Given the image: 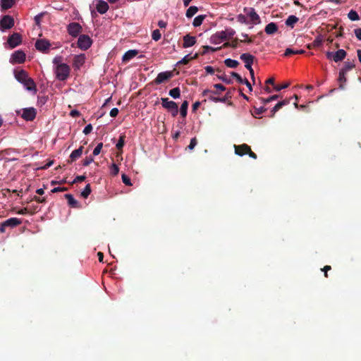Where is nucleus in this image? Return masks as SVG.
I'll use <instances>...</instances> for the list:
<instances>
[{"label": "nucleus", "mask_w": 361, "mask_h": 361, "mask_svg": "<svg viewBox=\"0 0 361 361\" xmlns=\"http://www.w3.org/2000/svg\"><path fill=\"white\" fill-rule=\"evenodd\" d=\"M14 75L16 79L23 85L26 90L37 92V86L35 81L29 76L27 71L23 69L15 71Z\"/></svg>", "instance_id": "obj_1"}, {"label": "nucleus", "mask_w": 361, "mask_h": 361, "mask_svg": "<svg viewBox=\"0 0 361 361\" xmlns=\"http://www.w3.org/2000/svg\"><path fill=\"white\" fill-rule=\"evenodd\" d=\"M235 34V31L233 28H226L225 30L217 32L212 35L210 42L212 44H218L224 40L232 39Z\"/></svg>", "instance_id": "obj_2"}, {"label": "nucleus", "mask_w": 361, "mask_h": 361, "mask_svg": "<svg viewBox=\"0 0 361 361\" xmlns=\"http://www.w3.org/2000/svg\"><path fill=\"white\" fill-rule=\"evenodd\" d=\"M71 68L68 64H59L55 68L56 78L60 81H65L69 77Z\"/></svg>", "instance_id": "obj_3"}, {"label": "nucleus", "mask_w": 361, "mask_h": 361, "mask_svg": "<svg viewBox=\"0 0 361 361\" xmlns=\"http://www.w3.org/2000/svg\"><path fill=\"white\" fill-rule=\"evenodd\" d=\"M15 21L13 18L9 15H5L0 19V30L4 32L14 26Z\"/></svg>", "instance_id": "obj_4"}, {"label": "nucleus", "mask_w": 361, "mask_h": 361, "mask_svg": "<svg viewBox=\"0 0 361 361\" xmlns=\"http://www.w3.org/2000/svg\"><path fill=\"white\" fill-rule=\"evenodd\" d=\"M162 106L171 111L173 116H176L178 113V104L173 102L170 101L169 98H161Z\"/></svg>", "instance_id": "obj_5"}, {"label": "nucleus", "mask_w": 361, "mask_h": 361, "mask_svg": "<svg viewBox=\"0 0 361 361\" xmlns=\"http://www.w3.org/2000/svg\"><path fill=\"white\" fill-rule=\"evenodd\" d=\"M92 44V40L87 35H81L78 39V47L82 50L88 49Z\"/></svg>", "instance_id": "obj_6"}, {"label": "nucleus", "mask_w": 361, "mask_h": 361, "mask_svg": "<svg viewBox=\"0 0 361 361\" xmlns=\"http://www.w3.org/2000/svg\"><path fill=\"white\" fill-rule=\"evenodd\" d=\"M22 43V36L18 32H14L11 35L7 40L6 44L10 49H13Z\"/></svg>", "instance_id": "obj_7"}, {"label": "nucleus", "mask_w": 361, "mask_h": 361, "mask_svg": "<svg viewBox=\"0 0 361 361\" xmlns=\"http://www.w3.org/2000/svg\"><path fill=\"white\" fill-rule=\"evenodd\" d=\"M26 58L25 53L22 50H17L14 51L11 56L10 62L14 63H23L25 62Z\"/></svg>", "instance_id": "obj_8"}, {"label": "nucleus", "mask_w": 361, "mask_h": 361, "mask_svg": "<svg viewBox=\"0 0 361 361\" xmlns=\"http://www.w3.org/2000/svg\"><path fill=\"white\" fill-rule=\"evenodd\" d=\"M22 111L21 117L27 121H33L37 115V111L34 107L24 108Z\"/></svg>", "instance_id": "obj_9"}, {"label": "nucleus", "mask_w": 361, "mask_h": 361, "mask_svg": "<svg viewBox=\"0 0 361 361\" xmlns=\"http://www.w3.org/2000/svg\"><path fill=\"white\" fill-rule=\"evenodd\" d=\"M173 76V75L171 71L161 72L157 75L153 82L156 85H159L171 79Z\"/></svg>", "instance_id": "obj_10"}, {"label": "nucleus", "mask_w": 361, "mask_h": 361, "mask_svg": "<svg viewBox=\"0 0 361 361\" xmlns=\"http://www.w3.org/2000/svg\"><path fill=\"white\" fill-rule=\"evenodd\" d=\"M50 47V42L45 39H37L35 42V48L43 53H47Z\"/></svg>", "instance_id": "obj_11"}, {"label": "nucleus", "mask_w": 361, "mask_h": 361, "mask_svg": "<svg viewBox=\"0 0 361 361\" xmlns=\"http://www.w3.org/2000/svg\"><path fill=\"white\" fill-rule=\"evenodd\" d=\"M219 92H218V90L216 91H214L213 90V92L212 93H210V94L209 95V97L208 99L210 100V101H212L214 102H226L228 99L231 98V92L228 91L226 92V95L222 97V98H219L218 97H215L214 95L215 94H219Z\"/></svg>", "instance_id": "obj_12"}, {"label": "nucleus", "mask_w": 361, "mask_h": 361, "mask_svg": "<svg viewBox=\"0 0 361 361\" xmlns=\"http://www.w3.org/2000/svg\"><path fill=\"white\" fill-rule=\"evenodd\" d=\"M68 32L72 37H77L82 30L81 25L78 23H71L68 25Z\"/></svg>", "instance_id": "obj_13"}, {"label": "nucleus", "mask_w": 361, "mask_h": 361, "mask_svg": "<svg viewBox=\"0 0 361 361\" xmlns=\"http://www.w3.org/2000/svg\"><path fill=\"white\" fill-rule=\"evenodd\" d=\"M86 60V56L85 54H80L79 55H75L73 58V66L75 69H80V67L85 63Z\"/></svg>", "instance_id": "obj_14"}, {"label": "nucleus", "mask_w": 361, "mask_h": 361, "mask_svg": "<svg viewBox=\"0 0 361 361\" xmlns=\"http://www.w3.org/2000/svg\"><path fill=\"white\" fill-rule=\"evenodd\" d=\"M247 16L250 18V21L253 24H259L261 22L259 15L256 13L255 8H250L247 10L245 9Z\"/></svg>", "instance_id": "obj_15"}, {"label": "nucleus", "mask_w": 361, "mask_h": 361, "mask_svg": "<svg viewBox=\"0 0 361 361\" xmlns=\"http://www.w3.org/2000/svg\"><path fill=\"white\" fill-rule=\"evenodd\" d=\"M240 59L245 63L246 68H250L255 60V56L250 54L244 53L240 55Z\"/></svg>", "instance_id": "obj_16"}, {"label": "nucleus", "mask_w": 361, "mask_h": 361, "mask_svg": "<svg viewBox=\"0 0 361 361\" xmlns=\"http://www.w3.org/2000/svg\"><path fill=\"white\" fill-rule=\"evenodd\" d=\"M235 153L238 156H243L247 154L250 151V146L247 144H243L240 145H234Z\"/></svg>", "instance_id": "obj_17"}, {"label": "nucleus", "mask_w": 361, "mask_h": 361, "mask_svg": "<svg viewBox=\"0 0 361 361\" xmlns=\"http://www.w3.org/2000/svg\"><path fill=\"white\" fill-rule=\"evenodd\" d=\"M183 48H188L196 44L197 39L196 37L194 36H190V35H186L183 37Z\"/></svg>", "instance_id": "obj_18"}, {"label": "nucleus", "mask_w": 361, "mask_h": 361, "mask_svg": "<svg viewBox=\"0 0 361 361\" xmlns=\"http://www.w3.org/2000/svg\"><path fill=\"white\" fill-rule=\"evenodd\" d=\"M108 4L103 0H98L96 4V9L100 14L105 13L109 10Z\"/></svg>", "instance_id": "obj_19"}, {"label": "nucleus", "mask_w": 361, "mask_h": 361, "mask_svg": "<svg viewBox=\"0 0 361 361\" xmlns=\"http://www.w3.org/2000/svg\"><path fill=\"white\" fill-rule=\"evenodd\" d=\"M22 224V220L18 218H10L5 221H4V226H6L7 227L14 228L17 226H19Z\"/></svg>", "instance_id": "obj_20"}, {"label": "nucleus", "mask_w": 361, "mask_h": 361, "mask_svg": "<svg viewBox=\"0 0 361 361\" xmlns=\"http://www.w3.org/2000/svg\"><path fill=\"white\" fill-rule=\"evenodd\" d=\"M138 54V51L135 49H130L126 51L123 57L122 61L123 63H127L134 57H135Z\"/></svg>", "instance_id": "obj_21"}, {"label": "nucleus", "mask_w": 361, "mask_h": 361, "mask_svg": "<svg viewBox=\"0 0 361 361\" xmlns=\"http://www.w3.org/2000/svg\"><path fill=\"white\" fill-rule=\"evenodd\" d=\"M64 197L67 200L68 204L71 207H72V208H80V204L78 202V201H77L71 194H66L64 195Z\"/></svg>", "instance_id": "obj_22"}, {"label": "nucleus", "mask_w": 361, "mask_h": 361, "mask_svg": "<svg viewBox=\"0 0 361 361\" xmlns=\"http://www.w3.org/2000/svg\"><path fill=\"white\" fill-rule=\"evenodd\" d=\"M264 31L267 35H274L278 31V26L275 23H270L266 25Z\"/></svg>", "instance_id": "obj_23"}, {"label": "nucleus", "mask_w": 361, "mask_h": 361, "mask_svg": "<svg viewBox=\"0 0 361 361\" xmlns=\"http://www.w3.org/2000/svg\"><path fill=\"white\" fill-rule=\"evenodd\" d=\"M346 51L343 49H338L333 55V59L335 62H338L345 59Z\"/></svg>", "instance_id": "obj_24"}, {"label": "nucleus", "mask_w": 361, "mask_h": 361, "mask_svg": "<svg viewBox=\"0 0 361 361\" xmlns=\"http://www.w3.org/2000/svg\"><path fill=\"white\" fill-rule=\"evenodd\" d=\"M323 43V38L321 35H318L313 42L307 45V49H312L313 48L319 47Z\"/></svg>", "instance_id": "obj_25"}, {"label": "nucleus", "mask_w": 361, "mask_h": 361, "mask_svg": "<svg viewBox=\"0 0 361 361\" xmlns=\"http://www.w3.org/2000/svg\"><path fill=\"white\" fill-rule=\"evenodd\" d=\"M15 3L16 0H1V11H6L12 8Z\"/></svg>", "instance_id": "obj_26"}, {"label": "nucleus", "mask_w": 361, "mask_h": 361, "mask_svg": "<svg viewBox=\"0 0 361 361\" xmlns=\"http://www.w3.org/2000/svg\"><path fill=\"white\" fill-rule=\"evenodd\" d=\"M82 149L83 147L81 146L78 149L73 150L70 155V161L73 162L79 158L82 155Z\"/></svg>", "instance_id": "obj_27"}, {"label": "nucleus", "mask_w": 361, "mask_h": 361, "mask_svg": "<svg viewBox=\"0 0 361 361\" xmlns=\"http://www.w3.org/2000/svg\"><path fill=\"white\" fill-rule=\"evenodd\" d=\"M299 20V18L296 17L295 16L291 15L288 17L286 19L285 24L286 26L290 27L291 28L294 27V25L296 23H298Z\"/></svg>", "instance_id": "obj_28"}, {"label": "nucleus", "mask_w": 361, "mask_h": 361, "mask_svg": "<svg viewBox=\"0 0 361 361\" xmlns=\"http://www.w3.org/2000/svg\"><path fill=\"white\" fill-rule=\"evenodd\" d=\"M305 53V51L303 50V49H297V50H294L291 48H287L286 50H285V52L283 54V55L285 56H290L293 54H303Z\"/></svg>", "instance_id": "obj_29"}, {"label": "nucleus", "mask_w": 361, "mask_h": 361, "mask_svg": "<svg viewBox=\"0 0 361 361\" xmlns=\"http://www.w3.org/2000/svg\"><path fill=\"white\" fill-rule=\"evenodd\" d=\"M224 63L227 67L231 68H235L239 65V62L238 61L231 59H226L224 61Z\"/></svg>", "instance_id": "obj_30"}, {"label": "nucleus", "mask_w": 361, "mask_h": 361, "mask_svg": "<svg viewBox=\"0 0 361 361\" xmlns=\"http://www.w3.org/2000/svg\"><path fill=\"white\" fill-rule=\"evenodd\" d=\"M206 16L205 15H200L195 18L192 22V25L194 27H199L202 24L203 20H204Z\"/></svg>", "instance_id": "obj_31"}, {"label": "nucleus", "mask_w": 361, "mask_h": 361, "mask_svg": "<svg viewBox=\"0 0 361 361\" xmlns=\"http://www.w3.org/2000/svg\"><path fill=\"white\" fill-rule=\"evenodd\" d=\"M345 73H345V72H343L342 71H339V75H338V80L340 82V85H339V88L340 89H343L344 88L343 83H345L346 82V78L345 76Z\"/></svg>", "instance_id": "obj_32"}, {"label": "nucleus", "mask_w": 361, "mask_h": 361, "mask_svg": "<svg viewBox=\"0 0 361 361\" xmlns=\"http://www.w3.org/2000/svg\"><path fill=\"white\" fill-rule=\"evenodd\" d=\"M188 102L184 101L180 109V113L182 117H185L188 114Z\"/></svg>", "instance_id": "obj_33"}, {"label": "nucleus", "mask_w": 361, "mask_h": 361, "mask_svg": "<svg viewBox=\"0 0 361 361\" xmlns=\"http://www.w3.org/2000/svg\"><path fill=\"white\" fill-rule=\"evenodd\" d=\"M198 11V8L195 6H190L185 13L187 18H192Z\"/></svg>", "instance_id": "obj_34"}, {"label": "nucleus", "mask_w": 361, "mask_h": 361, "mask_svg": "<svg viewBox=\"0 0 361 361\" xmlns=\"http://www.w3.org/2000/svg\"><path fill=\"white\" fill-rule=\"evenodd\" d=\"M221 47H216V48H214V47H209V46H207V45H205V46H202V51L200 52V54L201 55H204L206 54L209 51H216L219 49H221Z\"/></svg>", "instance_id": "obj_35"}, {"label": "nucleus", "mask_w": 361, "mask_h": 361, "mask_svg": "<svg viewBox=\"0 0 361 361\" xmlns=\"http://www.w3.org/2000/svg\"><path fill=\"white\" fill-rule=\"evenodd\" d=\"M348 18L352 21H356L360 19L358 13L355 10H350L348 13Z\"/></svg>", "instance_id": "obj_36"}, {"label": "nucleus", "mask_w": 361, "mask_h": 361, "mask_svg": "<svg viewBox=\"0 0 361 361\" xmlns=\"http://www.w3.org/2000/svg\"><path fill=\"white\" fill-rule=\"evenodd\" d=\"M169 95L174 99H177L180 95V90L179 87H175L169 91Z\"/></svg>", "instance_id": "obj_37"}, {"label": "nucleus", "mask_w": 361, "mask_h": 361, "mask_svg": "<svg viewBox=\"0 0 361 361\" xmlns=\"http://www.w3.org/2000/svg\"><path fill=\"white\" fill-rule=\"evenodd\" d=\"M355 67V64L353 62L345 61L344 67L341 70L345 73L352 70Z\"/></svg>", "instance_id": "obj_38"}, {"label": "nucleus", "mask_w": 361, "mask_h": 361, "mask_svg": "<svg viewBox=\"0 0 361 361\" xmlns=\"http://www.w3.org/2000/svg\"><path fill=\"white\" fill-rule=\"evenodd\" d=\"M91 191H92V190H91V188H90V185L87 184L85 186V188H84V190L82 191L81 196L83 198H87V197L90 195Z\"/></svg>", "instance_id": "obj_39"}, {"label": "nucleus", "mask_w": 361, "mask_h": 361, "mask_svg": "<svg viewBox=\"0 0 361 361\" xmlns=\"http://www.w3.org/2000/svg\"><path fill=\"white\" fill-rule=\"evenodd\" d=\"M125 137L126 136L124 135H120L118 141L116 144V148L118 149H121L123 147L125 144Z\"/></svg>", "instance_id": "obj_40"}, {"label": "nucleus", "mask_w": 361, "mask_h": 361, "mask_svg": "<svg viewBox=\"0 0 361 361\" xmlns=\"http://www.w3.org/2000/svg\"><path fill=\"white\" fill-rule=\"evenodd\" d=\"M279 97V96L278 94H275V95H272V96L269 97V98H267V99L261 98L260 99L264 104H267V103H269L271 101L277 99Z\"/></svg>", "instance_id": "obj_41"}, {"label": "nucleus", "mask_w": 361, "mask_h": 361, "mask_svg": "<svg viewBox=\"0 0 361 361\" xmlns=\"http://www.w3.org/2000/svg\"><path fill=\"white\" fill-rule=\"evenodd\" d=\"M161 34L159 31V30L157 29V30H154L152 33V39H154V41H158L161 39Z\"/></svg>", "instance_id": "obj_42"}, {"label": "nucleus", "mask_w": 361, "mask_h": 361, "mask_svg": "<svg viewBox=\"0 0 361 361\" xmlns=\"http://www.w3.org/2000/svg\"><path fill=\"white\" fill-rule=\"evenodd\" d=\"M241 36L244 38V39L243 40H240V42H247V43H252V42H253V41H254V39L255 38V36L249 37L248 35L247 34H245V33H243L241 35Z\"/></svg>", "instance_id": "obj_43"}, {"label": "nucleus", "mask_w": 361, "mask_h": 361, "mask_svg": "<svg viewBox=\"0 0 361 361\" xmlns=\"http://www.w3.org/2000/svg\"><path fill=\"white\" fill-rule=\"evenodd\" d=\"M45 13H46V12H42L35 17V22L37 25L39 26L40 25L43 16L45 15Z\"/></svg>", "instance_id": "obj_44"}, {"label": "nucleus", "mask_w": 361, "mask_h": 361, "mask_svg": "<svg viewBox=\"0 0 361 361\" xmlns=\"http://www.w3.org/2000/svg\"><path fill=\"white\" fill-rule=\"evenodd\" d=\"M110 169H111V174L112 176H116L119 172V168H118V165H116V164H113L111 166Z\"/></svg>", "instance_id": "obj_45"}, {"label": "nucleus", "mask_w": 361, "mask_h": 361, "mask_svg": "<svg viewBox=\"0 0 361 361\" xmlns=\"http://www.w3.org/2000/svg\"><path fill=\"white\" fill-rule=\"evenodd\" d=\"M121 178H122V181L123 183L126 185H132V183H131V180H130V178L126 174H122V176H121Z\"/></svg>", "instance_id": "obj_46"}, {"label": "nucleus", "mask_w": 361, "mask_h": 361, "mask_svg": "<svg viewBox=\"0 0 361 361\" xmlns=\"http://www.w3.org/2000/svg\"><path fill=\"white\" fill-rule=\"evenodd\" d=\"M218 78L221 80L222 81H224V82L227 83V84H231L233 82L232 80L228 78L226 75L224 74H222V75H217Z\"/></svg>", "instance_id": "obj_47"}, {"label": "nucleus", "mask_w": 361, "mask_h": 361, "mask_svg": "<svg viewBox=\"0 0 361 361\" xmlns=\"http://www.w3.org/2000/svg\"><path fill=\"white\" fill-rule=\"evenodd\" d=\"M102 147H103V143L102 142L99 143L93 150V153H92L93 155L97 156V155L99 154V153L101 152V150L102 149Z\"/></svg>", "instance_id": "obj_48"}, {"label": "nucleus", "mask_w": 361, "mask_h": 361, "mask_svg": "<svg viewBox=\"0 0 361 361\" xmlns=\"http://www.w3.org/2000/svg\"><path fill=\"white\" fill-rule=\"evenodd\" d=\"M282 104L280 103V102H278L274 106V108L272 109L271 110V117H274L276 112L278 111L281 108H282Z\"/></svg>", "instance_id": "obj_49"}, {"label": "nucleus", "mask_w": 361, "mask_h": 361, "mask_svg": "<svg viewBox=\"0 0 361 361\" xmlns=\"http://www.w3.org/2000/svg\"><path fill=\"white\" fill-rule=\"evenodd\" d=\"M63 57L61 56H57L54 58L53 59V63L56 66L59 64H65L64 63H62Z\"/></svg>", "instance_id": "obj_50"}, {"label": "nucleus", "mask_w": 361, "mask_h": 361, "mask_svg": "<svg viewBox=\"0 0 361 361\" xmlns=\"http://www.w3.org/2000/svg\"><path fill=\"white\" fill-rule=\"evenodd\" d=\"M197 141L196 137L192 138L190 140V145L188 146V148L190 150H192L195 148V147L197 145Z\"/></svg>", "instance_id": "obj_51"}, {"label": "nucleus", "mask_w": 361, "mask_h": 361, "mask_svg": "<svg viewBox=\"0 0 361 361\" xmlns=\"http://www.w3.org/2000/svg\"><path fill=\"white\" fill-rule=\"evenodd\" d=\"M231 74V76L235 78L239 83L243 82V79L238 73H237L235 72H232Z\"/></svg>", "instance_id": "obj_52"}, {"label": "nucleus", "mask_w": 361, "mask_h": 361, "mask_svg": "<svg viewBox=\"0 0 361 361\" xmlns=\"http://www.w3.org/2000/svg\"><path fill=\"white\" fill-rule=\"evenodd\" d=\"M267 111V109L264 106H261L259 108H255V114L256 115H260L264 113Z\"/></svg>", "instance_id": "obj_53"}, {"label": "nucleus", "mask_w": 361, "mask_h": 361, "mask_svg": "<svg viewBox=\"0 0 361 361\" xmlns=\"http://www.w3.org/2000/svg\"><path fill=\"white\" fill-rule=\"evenodd\" d=\"M94 161V159L92 157H86L85 159L82 160V165L85 166H87L90 165L92 162Z\"/></svg>", "instance_id": "obj_54"}, {"label": "nucleus", "mask_w": 361, "mask_h": 361, "mask_svg": "<svg viewBox=\"0 0 361 361\" xmlns=\"http://www.w3.org/2000/svg\"><path fill=\"white\" fill-rule=\"evenodd\" d=\"M289 86V83H286V84H283V85H274V88L276 91H280L283 89H285L286 87H288Z\"/></svg>", "instance_id": "obj_55"}, {"label": "nucleus", "mask_w": 361, "mask_h": 361, "mask_svg": "<svg viewBox=\"0 0 361 361\" xmlns=\"http://www.w3.org/2000/svg\"><path fill=\"white\" fill-rule=\"evenodd\" d=\"M68 190L67 188H61V187H57V188H53L51 192L52 193H55V192H63V191H66Z\"/></svg>", "instance_id": "obj_56"}, {"label": "nucleus", "mask_w": 361, "mask_h": 361, "mask_svg": "<svg viewBox=\"0 0 361 361\" xmlns=\"http://www.w3.org/2000/svg\"><path fill=\"white\" fill-rule=\"evenodd\" d=\"M92 130V126L91 124H88L87 125L84 130H83V133L85 134V135H88L89 133H90V132Z\"/></svg>", "instance_id": "obj_57"}, {"label": "nucleus", "mask_w": 361, "mask_h": 361, "mask_svg": "<svg viewBox=\"0 0 361 361\" xmlns=\"http://www.w3.org/2000/svg\"><path fill=\"white\" fill-rule=\"evenodd\" d=\"M190 56L188 54V55H186L185 56L181 61H180L178 63H183V64H187L190 61Z\"/></svg>", "instance_id": "obj_58"}, {"label": "nucleus", "mask_w": 361, "mask_h": 361, "mask_svg": "<svg viewBox=\"0 0 361 361\" xmlns=\"http://www.w3.org/2000/svg\"><path fill=\"white\" fill-rule=\"evenodd\" d=\"M331 269V267L329 265H326L324 267L323 269H322V271L324 272V276L326 278L328 277V271H330Z\"/></svg>", "instance_id": "obj_59"}, {"label": "nucleus", "mask_w": 361, "mask_h": 361, "mask_svg": "<svg viewBox=\"0 0 361 361\" xmlns=\"http://www.w3.org/2000/svg\"><path fill=\"white\" fill-rule=\"evenodd\" d=\"M85 178L86 177L85 176H78L73 181V183L83 181L85 180Z\"/></svg>", "instance_id": "obj_60"}, {"label": "nucleus", "mask_w": 361, "mask_h": 361, "mask_svg": "<svg viewBox=\"0 0 361 361\" xmlns=\"http://www.w3.org/2000/svg\"><path fill=\"white\" fill-rule=\"evenodd\" d=\"M354 33L356 36V37L359 39V40H361V28H356L354 30Z\"/></svg>", "instance_id": "obj_61"}, {"label": "nucleus", "mask_w": 361, "mask_h": 361, "mask_svg": "<svg viewBox=\"0 0 361 361\" xmlns=\"http://www.w3.org/2000/svg\"><path fill=\"white\" fill-rule=\"evenodd\" d=\"M118 112H119V111H118V109L117 108H114V109H112L111 110V111H110V114H110V116H111V117H114H114H116V116L118 114Z\"/></svg>", "instance_id": "obj_62"}, {"label": "nucleus", "mask_w": 361, "mask_h": 361, "mask_svg": "<svg viewBox=\"0 0 361 361\" xmlns=\"http://www.w3.org/2000/svg\"><path fill=\"white\" fill-rule=\"evenodd\" d=\"M231 43V47L233 48V49H236L238 46V39L237 38L234 39L232 40V42H230Z\"/></svg>", "instance_id": "obj_63"}, {"label": "nucleus", "mask_w": 361, "mask_h": 361, "mask_svg": "<svg viewBox=\"0 0 361 361\" xmlns=\"http://www.w3.org/2000/svg\"><path fill=\"white\" fill-rule=\"evenodd\" d=\"M214 87L217 90H220V91H225L226 90V87L224 86L223 85L221 84H215L214 85Z\"/></svg>", "instance_id": "obj_64"}]
</instances>
